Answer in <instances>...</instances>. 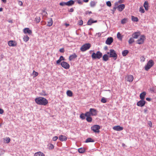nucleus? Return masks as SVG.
Listing matches in <instances>:
<instances>
[{
	"mask_svg": "<svg viewBox=\"0 0 156 156\" xmlns=\"http://www.w3.org/2000/svg\"><path fill=\"white\" fill-rule=\"evenodd\" d=\"M35 101L38 105L45 106L48 103L47 100L42 97L36 98L35 99Z\"/></svg>",
	"mask_w": 156,
	"mask_h": 156,
	"instance_id": "1",
	"label": "nucleus"
},
{
	"mask_svg": "<svg viewBox=\"0 0 156 156\" xmlns=\"http://www.w3.org/2000/svg\"><path fill=\"white\" fill-rule=\"evenodd\" d=\"M98 111L94 108H91L90 109L89 112L85 113L86 116H96L97 115Z\"/></svg>",
	"mask_w": 156,
	"mask_h": 156,
	"instance_id": "2",
	"label": "nucleus"
},
{
	"mask_svg": "<svg viewBox=\"0 0 156 156\" xmlns=\"http://www.w3.org/2000/svg\"><path fill=\"white\" fill-rule=\"evenodd\" d=\"M102 56V53L99 51H97L96 53L93 52L91 55V57L93 59H99L101 58Z\"/></svg>",
	"mask_w": 156,
	"mask_h": 156,
	"instance_id": "3",
	"label": "nucleus"
},
{
	"mask_svg": "<svg viewBox=\"0 0 156 156\" xmlns=\"http://www.w3.org/2000/svg\"><path fill=\"white\" fill-rule=\"evenodd\" d=\"M109 54V57L113 58L114 60H115L117 57V55L116 51L113 49L110 50V52L107 53Z\"/></svg>",
	"mask_w": 156,
	"mask_h": 156,
	"instance_id": "4",
	"label": "nucleus"
},
{
	"mask_svg": "<svg viewBox=\"0 0 156 156\" xmlns=\"http://www.w3.org/2000/svg\"><path fill=\"white\" fill-rule=\"evenodd\" d=\"M91 46V45L89 43L85 44L83 45L80 48V50L84 52L89 49Z\"/></svg>",
	"mask_w": 156,
	"mask_h": 156,
	"instance_id": "5",
	"label": "nucleus"
},
{
	"mask_svg": "<svg viewBox=\"0 0 156 156\" xmlns=\"http://www.w3.org/2000/svg\"><path fill=\"white\" fill-rule=\"evenodd\" d=\"M154 64V61L152 60H150L145 66V69L146 71H148L153 66Z\"/></svg>",
	"mask_w": 156,
	"mask_h": 156,
	"instance_id": "6",
	"label": "nucleus"
},
{
	"mask_svg": "<svg viewBox=\"0 0 156 156\" xmlns=\"http://www.w3.org/2000/svg\"><path fill=\"white\" fill-rule=\"evenodd\" d=\"M100 129V126L99 125H94L91 127V130L95 133H99V129Z\"/></svg>",
	"mask_w": 156,
	"mask_h": 156,
	"instance_id": "7",
	"label": "nucleus"
},
{
	"mask_svg": "<svg viewBox=\"0 0 156 156\" xmlns=\"http://www.w3.org/2000/svg\"><path fill=\"white\" fill-rule=\"evenodd\" d=\"M145 39V36L144 35H142L137 41V43L139 44H142L144 43Z\"/></svg>",
	"mask_w": 156,
	"mask_h": 156,
	"instance_id": "8",
	"label": "nucleus"
},
{
	"mask_svg": "<svg viewBox=\"0 0 156 156\" xmlns=\"http://www.w3.org/2000/svg\"><path fill=\"white\" fill-rule=\"evenodd\" d=\"M8 44L9 46L15 47L16 46L17 43L16 41L13 40H11L9 41Z\"/></svg>",
	"mask_w": 156,
	"mask_h": 156,
	"instance_id": "9",
	"label": "nucleus"
},
{
	"mask_svg": "<svg viewBox=\"0 0 156 156\" xmlns=\"http://www.w3.org/2000/svg\"><path fill=\"white\" fill-rule=\"evenodd\" d=\"M62 67L65 69H68L69 68L70 66L69 64L67 62H62L61 64Z\"/></svg>",
	"mask_w": 156,
	"mask_h": 156,
	"instance_id": "10",
	"label": "nucleus"
},
{
	"mask_svg": "<svg viewBox=\"0 0 156 156\" xmlns=\"http://www.w3.org/2000/svg\"><path fill=\"white\" fill-rule=\"evenodd\" d=\"M146 104V101L144 100H142L138 101L136 105L138 106L143 107Z\"/></svg>",
	"mask_w": 156,
	"mask_h": 156,
	"instance_id": "11",
	"label": "nucleus"
},
{
	"mask_svg": "<svg viewBox=\"0 0 156 156\" xmlns=\"http://www.w3.org/2000/svg\"><path fill=\"white\" fill-rule=\"evenodd\" d=\"M116 8H117L118 10L120 11H122L125 8V5L124 4H121L117 6H116Z\"/></svg>",
	"mask_w": 156,
	"mask_h": 156,
	"instance_id": "12",
	"label": "nucleus"
},
{
	"mask_svg": "<svg viewBox=\"0 0 156 156\" xmlns=\"http://www.w3.org/2000/svg\"><path fill=\"white\" fill-rule=\"evenodd\" d=\"M113 129L117 131H120L123 129V127L119 126H115L113 127Z\"/></svg>",
	"mask_w": 156,
	"mask_h": 156,
	"instance_id": "13",
	"label": "nucleus"
},
{
	"mask_svg": "<svg viewBox=\"0 0 156 156\" xmlns=\"http://www.w3.org/2000/svg\"><path fill=\"white\" fill-rule=\"evenodd\" d=\"M113 41V39L112 37H108L106 41V43L108 45H110Z\"/></svg>",
	"mask_w": 156,
	"mask_h": 156,
	"instance_id": "14",
	"label": "nucleus"
},
{
	"mask_svg": "<svg viewBox=\"0 0 156 156\" xmlns=\"http://www.w3.org/2000/svg\"><path fill=\"white\" fill-rule=\"evenodd\" d=\"M23 31L25 34L28 33L29 34H31L32 33V30H30L28 28H25L23 30Z\"/></svg>",
	"mask_w": 156,
	"mask_h": 156,
	"instance_id": "15",
	"label": "nucleus"
},
{
	"mask_svg": "<svg viewBox=\"0 0 156 156\" xmlns=\"http://www.w3.org/2000/svg\"><path fill=\"white\" fill-rule=\"evenodd\" d=\"M127 80L128 81L132 82L134 79L133 76L132 75H128L126 76Z\"/></svg>",
	"mask_w": 156,
	"mask_h": 156,
	"instance_id": "16",
	"label": "nucleus"
},
{
	"mask_svg": "<svg viewBox=\"0 0 156 156\" xmlns=\"http://www.w3.org/2000/svg\"><path fill=\"white\" fill-rule=\"evenodd\" d=\"M77 57V55L75 53H74L69 56V59L70 61H71L73 60L74 59L76 58Z\"/></svg>",
	"mask_w": 156,
	"mask_h": 156,
	"instance_id": "17",
	"label": "nucleus"
},
{
	"mask_svg": "<svg viewBox=\"0 0 156 156\" xmlns=\"http://www.w3.org/2000/svg\"><path fill=\"white\" fill-rule=\"evenodd\" d=\"M140 32H136L134 33L133 35L132 36L134 38L136 39L140 35Z\"/></svg>",
	"mask_w": 156,
	"mask_h": 156,
	"instance_id": "18",
	"label": "nucleus"
},
{
	"mask_svg": "<svg viewBox=\"0 0 156 156\" xmlns=\"http://www.w3.org/2000/svg\"><path fill=\"white\" fill-rule=\"evenodd\" d=\"M59 139L60 141H66L67 140V138L66 136L61 135L59 137Z\"/></svg>",
	"mask_w": 156,
	"mask_h": 156,
	"instance_id": "19",
	"label": "nucleus"
},
{
	"mask_svg": "<svg viewBox=\"0 0 156 156\" xmlns=\"http://www.w3.org/2000/svg\"><path fill=\"white\" fill-rule=\"evenodd\" d=\"M146 94V93L144 91L142 93H141L140 95V98L142 100H144L145 98V96Z\"/></svg>",
	"mask_w": 156,
	"mask_h": 156,
	"instance_id": "20",
	"label": "nucleus"
},
{
	"mask_svg": "<svg viewBox=\"0 0 156 156\" xmlns=\"http://www.w3.org/2000/svg\"><path fill=\"white\" fill-rule=\"evenodd\" d=\"M74 2L72 0H70L66 2V5L69 6H71L74 4Z\"/></svg>",
	"mask_w": 156,
	"mask_h": 156,
	"instance_id": "21",
	"label": "nucleus"
},
{
	"mask_svg": "<svg viewBox=\"0 0 156 156\" xmlns=\"http://www.w3.org/2000/svg\"><path fill=\"white\" fill-rule=\"evenodd\" d=\"M144 6L145 8V10H148V3L147 1H146L144 2Z\"/></svg>",
	"mask_w": 156,
	"mask_h": 156,
	"instance_id": "22",
	"label": "nucleus"
},
{
	"mask_svg": "<svg viewBox=\"0 0 156 156\" xmlns=\"http://www.w3.org/2000/svg\"><path fill=\"white\" fill-rule=\"evenodd\" d=\"M97 22V20L93 21L92 19H90L88 21L87 24L88 25H90L92 23H96Z\"/></svg>",
	"mask_w": 156,
	"mask_h": 156,
	"instance_id": "23",
	"label": "nucleus"
},
{
	"mask_svg": "<svg viewBox=\"0 0 156 156\" xmlns=\"http://www.w3.org/2000/svg\"><path fill=\"white\" fill-rule=\"evenodd\" d=\"M34 155V156H45L44 154L41 151L36 153Z\"/></svg>",
	"mask_w": 156,
	"mask_h": 156,
	"instance_id": "24",
	"label": "nucleus"
},
{
	"mask_svg": "<svg viewBox=\"0 0 156 156\" xmlns=\"http://www.w3.org/2000/svg\"><path fill=\"white\" fill-rule=\"evenodd\" d=\"M64 60V58L62 56H61L60 57L59 59L57 61H56L57 64H59L60 63L61 61L62 60Z\"/></svg>",
	"mask_w": 156,
	"mask_h": 156,
	"instance_id": "25",
	"label": "nucleus"
},
{
	"mask_svg": "<svg viewBox=\"0 0 156 156\" xmlns=\"http://www.w3.org/2000/svg\"><path fill=\"white\" fill-rule=\"evenodd\" d=\"M102 58L103 60L105 61H107L108 60V56L107 54L104 55Z\"/></svg>",
	"mask_w": 156,
	"mask_h": 156,
	"instance_id": "26",
	"label": "nucleus"
},
{
	"mask_svg": "<svg viewBox=\"0 0 156 156\" xmlns=\"http://www.w3.org/2000/svg\"><path fill=\"white\" fill-rule=\"evenodd\" d=\"M67 95L69 97H72L73 95L72 92L70 90H68L66 92Z\"/></svg>",
	"mask_w": 156,
	"mask_h": 156,
	"instance_id": "27",
	"label": "nucleus"
},
{
	"mask_svg": "<svg viewBox=\"0 0 156 156\" xmlns=\"http://www.w3.org/2000/svg\"><path fill=\"white\" fill-rule=\"evenodd\" d=\"M53 21L52 19L51 18H49V21L48 22V24L47 26L48 27H51L52 25Z\"/></svg>",
	"mask_w": 156,
	"mask_h": 156,
	"instance_id": "28",
	"label": "nucleus"
},
{
	"mask_svg": "<svg viewBox=\"0 0 156 156\" xmlns=\"http://www.w3.org/2000/svg\"><path fill=\"white\" fill-rule=\"evenodd\" d=\"M131 19H132V20L133 21H134V22H137L139 20L137 17H135L134 16H132Z\"/></svg>",
	"mask_w": 156,
	"mask_h": 156,
	"instance_id": "29",
	"label": "nucleus"
},
{
	"mask_svg": "<svg viewBox=\"0 0 156 156\" xmlns=\"http://www.w3.org/2000/svg\"><path fill=\"white\" fill-rule=\"evenodd\" d=\"M94 142V140L92 139L91 138H87L85 141L86 143H88V142Z\"/></svg>",
	"mask_w": 156,
	"mask_h": 156,
	"instance_id": "30",
	"label": "nucleus"
},
{
	"mask_svg": "<svg viewBox=\"0 0 156 156\" xmlns=\"http://www.w3.org/2000/svg\"><path fill=\"white\" fill-rule=\"evenodd\" d=\"M29 37L27 35L24 36L23 38V41L25 42H27L29 40Z\"/></svg>",
	"mask_w": 156,
	"mask_h": 156,
	"instance_id": "31",
	"label": "nucleus"
},
{
	"mask_svg": "<svg viewBox=\"0 0 156 156\" xmlns=\"http://www.w3.org/2000/svg\"><path fill=\"white\" fill-rule=\"evenodd\" d=\"M123 2V0H119L118 2H116L115 4V6H117L119 4H121Z\"/></svg>",
	"mask_w": 156,
	"mask_h": 156,
	"instance_id": "32",
	"label": "nucleus"
},
{
	"mask_svg": "<svg viewBox=\"0 0 156 156\" xmlns=\"http://www.w3.org/2000/svg\"><path fill=\"white\" fill-rule=\"evenodd\" d=\"M78 151L79 153H82L85 151V149L84 148H80L78 149Z\"/></svg>",
	"mask_w": 156,
	"mask_h": 156,
	"instance_id": "33",
	"label": "nucleus"
},
{
	"mask_svg": "<svg viewBox=\"0 0 156 156\" xmlns=\"http://www.w3.org/2000/svg\"><path fill=\"white\" fill-rule=\"evenodd\" d=\"M128 52L129 51L127 50H125L122 52V54L123 56H125L126 55Z\"/></svg>",
	"mask_w": 156,
	"mask_h": 156,
	"instance_id": "34",
	"label": "nucleus"
},
{
	"mask_svg": "<svg viewBox=\"0 0 156 156\" xmlns=\"http://www.w3.org/2000/svg\"><path fill=\"white\" fill-rule=\"evenodd\" d=\"M117 38L119 40L122 41V36H121L120 33L118 32L117 35Z\"/></svg>",
	"mask_w": 156,
	"mask_h": 156,
	"instance_id": "35",
	"label": "nucleus"
},
{
	"mask_svg": "<svg viewBox=\"0 0 156 156\" xmlns=\"http://www.w3.org/2000/svg\"><path fill=\"white\" fill-rule=\"evenodd\" d=\"M96 2L94 1H91L90 3V5L91 7H94L95 6Z\"/></svg>",
	"mask_w": 156,
	"mask_h": 156,
	"instance_id": "36",
	"label": "nucleus"
},
{
	"mask_svg": "<svg viewBox=\"0 0 156 156\" xmlns=\"http://www.w3.org/2000/svg\"><path fill=\"white\" fill-rule=\"evenodd\" d=\"M87 117L86 118L87 121L89 122H90L92 121V118L90 116H86Z\"/></svg>",
	"mask_w": 156,
	"mask_h": 156,
	"instance_id": "37",
	"label": "nucleus"
},
{
	"mask_svg": "<svg viewBox=\"0 0 156 156\" xmlns=\"http://www.w3.org/2000/svg\"><path fill=\"white\" fill-rule=\"evenodd\" d=\"M127 19L126 18H124L122 19L121 20V23L122 24H124L127 22Z\"/></svg>",
	"mask_w": 156,
	"mask_h": 156,
	"instance_id": "38",
	"label": "nucleus"
},
{
	"mask_svg": "<svg viewBox=\"0 0 156 156\" xmlns=\"http://www.w3.org/2000/svg\"><path fill=\"white\" fill-rule=\"evenodd\" d=\"M41 20V18L40 17H36L35 18V21L37 23H39Z\"/></svg>",
	"mask_w": 156,
	"mask_h": 156,
	"instance_id": "39",
	"label": "nucleus"
},
{
	"mask_svg": "<svg viewBox=\"0 0 156 156\" xmlns=\"http://www.w3.org/2000/svg\"><path fill=\"white\" fill-rule=\"evenodd\" d=\"M145 58L143 55L141 56L140 57V61L141 62H144L145 61Z\"/></svg>",
	"mask_w": 156,
	"mask_h": 156,
	"instance_id": "40",
	"label": "nucleus"
},
{
	"mask_svg": "<svg viewBox=\"0 0 156 156\" xmlns=\"http://www.w3.org/2000/svg\"><path fill=\"white\" fill-rule=\"evenodd\" d=\"M134 41L133 39L132 38H131L129 40L128 42L129 44H131L134 42Z\"/></svg>",
	"mask_w": 156,
	"mask_h": 156,
	"instance_id": "41",
	"label": "nucleus"
},
{
	"mask_svg": "<svg viewBox=\"0 0 156 156\" xmlns=\"http://www.w3.org/2000/svg\"><path fill=\"white\" fill-rule=\"evenodd\" d=\"M139 11H140V12H141L142 13H144V12H145L144 10V9H143L142 6H141L140 7V9H139Z\"/></svg>",
	"mask_w": 156,
	"mask_h": 156,
	"instance_id": "42",
	"label": "nucleus"
},
{
	"mask_svg": "<svg viewBox=\"0 0 156 156\" xmlns=\"http://www.w3.org/2000/svg\"><path fill=\"white\" fill-rule=\"evenodd\" d=\"M85 115L83 114H82L80 115V117L81 119H85Z\"/></svg>",
	"mask_w": 156,
	"mask_h": 156,
	"instance_id": "43",
	"label": "nucleus"
},
{
	"mask_svg": "<svg viewBox=\"0 0 156 156\" xmlns=\"http://www.w3.org/2000/svg\"><path fill=\"white\" fill-rule=\"evenodd\" d=\"M101 102L103 103H105L106 102V98L104 97L102 98L101 100Z\"/></svg>",
	"mask_w": 156,
	"mask_h": 156,
	"instance_id": "44",
	"label": "nucleus"
},
{
	"mask_svg": "<svg viewBox=\"0 0 156 156\" xmlns=\"http://www.w3.org/2000/svg\"><path fill=\"white\" fill-rule=\"evenodd\" d=\"M106 5L109 7H111L112 5L111 3L109 1H107L106 2Z\"/></svg>",
	"mask_w": 156,
	"mask_h": 156,
	"instance_id": "45",
	"label": "nucleus"
},
{
	"mask_svg": "<svg viewBox=\"0 0 156 156\" xmlns=\"http://www.w3.org/2000/svg\"><path fill=\"white\" fill-rule=\"evenodd\" d=\"M83 23V21L82 20H80L78 22V24L80 25H82Z\"/></svg>",
	"mask_w": 156,
	"mask_h": 156,
	"instance_id": "46",
	"label": "nucleus"
},
{
	"mask_svg": "<svg viewBox=\"0 0 156 156\" xmlns=\"http://www.w3.org/2000/svg\"><path fill=\"white\" fill-rule=\"evenodd\" d=\"M33 74L34 75V77L37 76L38 75V73L35 72L34 70Z\"/></svg>",
	"mask_w": 156,
	"mask_h": 156,
	"instance_id": "47",
	"label": "nucleus"
},
{
	"mask_svg": "<svg viewBox=\"0 0 156 156\" xmlns=\"http://www.w3.org/2000/svg\"><path fill=\"white\" fill-rule=\"evenodd\" d=\"M59 5L62 6H64V5H66V2H62L59 3Z\"/></svg>",
	"mask_w": 156,
	"mask_h": 156,
	"instance_id": "48",
	"label": "nucleus"
},
{
	"mask_svg": "<svg viewBox=\"0 0 156 156\" xmlns=\"http://www.w3.org/2000/svg\"><path fill=\"white\" fill-rule=\"evenodd\" d=\"M54 146L52 144H50V145L49 146V149H54Z\"/></svg>",
	"mask_w": 156,
	"mask_h": 156,
	"instance_id": "49",
	"label": "nucleus"
},
{
	"mask_svg": "<svg viewBox=\"0 0 156 156\" xmlns=\"http://www.w3.org/2000/svg\"><path fill=\"white\" fill-rule=\"evenodd\" d=\"M6 142L7 143H9L10 141V139L9 137H8L6 138Z\"/></svg>",
	"mask_w": 156,
	"mask_h": 156,
	"instance_id": "50",
	"label": "nucleus"
},
{
	"mask_svg": "<svg viewBox=\"0 0 156 156\" xmlns=\"http://www.w3.org/2000/svg\"><path fill=\"white\" fill-rule=\"evenodd\" d=\"M58 139V137L57 136H55L53 138V140L54 141H56Z\"/></svg>",
	"mask_w": 156,
	"mask_h": 156,
	"instance_id": "51",
	"label": "nucleus"
},
{
	"mask_svg": "<svg viewBox=\"0 0 156 156\" xmlns=\"http://www.w3.org/2000/svg\"><path fill=\"white\" fill-rule=\"evenodd\" d=\"M18 4L20 6L23 5V2L22 1H19L18 2Z\"/></svg>",
	"mask_w": 156,
	"mask_h": 156,
	"instance_id": "52",
	"label": "nucleus"
},
{
	"mask_svg": "<svg viewBox=\"0 0 156 156\" xmlns=\"http://www.w3.org/2000/svg\"><path fill=\"white\" fill-rule=\"evenodd\" d=\"M47 94H46L45 91H43L41 95H42L45 96L47 95Z\"/></svg>",
	"mask_w": 156,
	"mask_h": 156,
	"instance_id": "53",
	"label": "nucleus"
},
{
	"mask_svg": "<svg viewBox=\"0 0 156 156\" xmlns=\"http://www.w3.org/2000/svg\"><path fill=\"white\" fill-rule=\"evenodd\" d=\"M59 51L63 53L64 51V48H62L60 49L59 50Z\"/></svg>",
	"mask_w": 156,
	"mask_h": 156,
	"instance_id": "54",
	"label": "nucleus"
},
{
	"mask_svg": "<svg viewBox=\"0 0 156 156\" xmlns=\"http://www.w3.org/2000/svg\"><path fill=\"white\" fill-rule=\"evenodd\" d=\"M4 113V110L0 108V114H2Z\"/></svg>",
	"mask_w": 156,
	"mask_h": 156,
	"instance_id": "55",
	"label": "nucleus"
},
{
	"mask_svg": "<svg viewBox=\"0 0 156 156\" xmlns=\"http://www.w3.org/2000/svg\"><path fill=\"white\" fill-rule=\"evenodd\" d=\"M148 125L151 127L152 126V123L151 121H149L148 123Z\"/></svg>",
	"mask_w": 156,
	"mask_h": 156,
	"instance_id": "56",
	"label": "nucleus"
},
{
	"mask_svg": "<svg viewBox=\"0 0 156 156\" xmlns=\"http://www.w3.org/2000/svg\"><path fill=\"white\" fill-rule=\"evenodd\" d=\"M116 8V7L115 6L114 8L113 9V10H112V11H113V13H114V12L115 11V9Z\"/></svg>",
	"mask_w": 156,
	"mask_h": 156,
	"instance_id": "57",
	"label": "nucleus"
},
{
	"mask_svg": "<svg viewBox=\"0 0 156 156\" xmlns=\"http://www.w3.org/2000/svg\"><path fill=\"white\" fill-rule=\"evenodd\" d=\"M146 99V100L148 101H150L151 100V98H147Z\"/></svg>",
	"mask_w": 156,
	"mask_h": 156,
	"instance_id": "58",
	"label": "nucleus"
},
{
	"mask_svg": "<svg viewBox=\"0 0 156 156\" xmlns=\"http://www.w3.org/2000/svg\"><path fill=\"white\" fill-rule=\"evenodd\" d=\"M87 13H89V14L92 13V12L91 11H88L86 12V14H87Z\"/></svg>",
	"mask_w": 156,
	"mask_h": 156,
	"instance_id": "59",
	"label": "nucleus"
},
{
	"mask_svg": "<svg viewBox=\"0 0 156 156\" xmlns=\"http://www.w3.org/2000/svg\"><path fill=\"white\" fill-rule=\"evenodd\" d=\"M73 11H74L73 9V8H71V9H70L69 12H73Z\"/></svg>",
	"mask_w": 156,
	"mask_h": 156,
	"instance_id": "60",
	"label": "nucleus"
},
{
	"mask_svg": "<svg viewBox=\"0 0 156 156\" xmlns=\"http://www.w3.org/2000/svg\"><path fill=\"white\" fill-rule=\"evenodd\" d=\"M78 3H79V4H82V2H81V1L80 0H78Z\"/></svg>",
	"mask_w": 156,
	"mask_h": 156,
	"instance_id": "61",
	"label": "nucleus"
},
{
	"mask_svg": "<svg viewBox=\"0 0 156 156\" xmlns=\"http://www.w3.org/2000/svg\"><path fill=\"white\" fill-rule=\"evenodd\" d=\"M89 0H83V1L85 2H87L89 1Z\"/></svg>",
	"mask_w": 156,
	"mask_h": 156,
	"instance_id": "62",
	"label": "nucleus"
},
{
	"mask_svg": "<svg viewBox=\"0 0 156 156\" xmlns=\"http://www.w3.org/2000/svg\"><path fill=\"white\" fill-rule=\"evenodd\" d=\"M2 1L4 3H5L6 2V0H2Z\"/></svg>",
	"mask_w": 156,
	"mask_h": 156,
	"instance_id": "63",
	"label": "nucleus"
},
{
	"mask_svg": "<svg viewBox=\"0 0 156 156\" xmlns=\"http://www.w3.org/2000/svg\"><path fill=\"white\" fill-rule=\"evenodd\" d=\"M65 25L67 27L69 25V24H67V23H65Z\"/></svg>",
	"mask_w": 156,
	"mask_h": 156,
	"instance_id": "64",
	"label": "nucleus"
}]
</instances>
